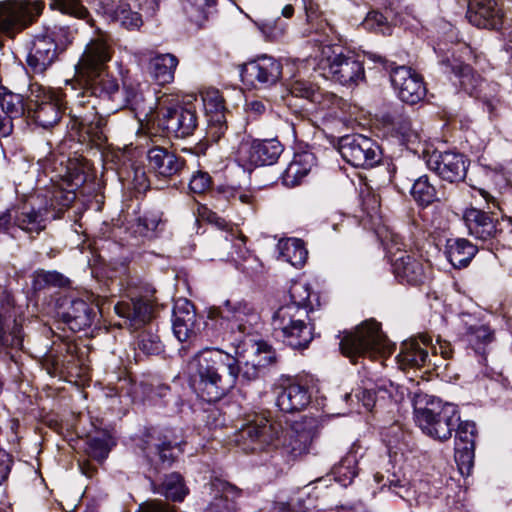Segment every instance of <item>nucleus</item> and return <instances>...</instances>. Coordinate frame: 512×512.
I'll list each match as a JSON object with an SVG mask.
<instances>
[{
	"instance_id": "28",
	"label": "nucleus",
	"mask_w": 512,
	"mask_h": 512,
	"mask_svg": "<svg viewBox=\"0 0 512 512\" xmlns=\"http://www.w3.org/2000/svg\"><path fill=\"white\" fill-rule=\"evenodd\" d=\"M431 342V337L422 335L419 340L410 339L401 345L398 354V362L403 369L420 368L429 360L428 351L425 348Z\"/></svg>"
},
{
	"instance_id": "50",
	"label": "nucleus",
	"mask_w": 512,
	"mask_h": 512,
	"mask_svg": "<svg viewBox=\"0 0 512 512\" xmlns=\"http://www.w3.org/2000/svg\"><path fill=\"white\" fill-rule=\"evenodd\" d=\"M110 450V438L106 435L93 437L87 441V455L99 463L103 462L107 458Z\"/></svg>"
},
{
	"instance_id": "49",
	"label": "nucleus",
	"mask_w": 512,
	"mask_h": 512,
	"mask_svg": "<svg viewBox=\"0 0 512 512\" xmlns=\"http://www.w3.org/2000/svg\"><path fill=\"white\" fill-rule=\"evenodd\" d=\"M0 106L10 118H20L25 111L22 96L7 91L5 88L0 90Z\"/></svg>"
},
{
	"instance_id": "44",
	"label": "nucleus",
	"mask_w": 512,
	"mask_h": 512,
	"mask_svg": "<svg viewBox=\"0 0 512 512\" xmlns=\"http://www.w3.org/2000/svg\"><path fill=\"white\" fill-rule=\"evenodd\" d=\"M307 21L314 26L315 32H323L328 38L329 34L335 33L334 27L329 23L327 18L323 17L319 4L314 0H303Z\"/></svg>"
},
{
	"instance_id": "16",
	"label": "nucleus",
	"mask_w": 512,
	"mask_h": 512,
	"mask_svg": "<svg viewBox=\"0 0 512 512\" xmlns=\"http://www.w3.org/2000/svg\"><path fill=\"white\" fill-rule=\"evenodd\" d=\"M391 265L395 277L402 283L420 285L428 278L430 265L407 251L393 253Z\"/></svg>"
},
{
	"instance_id": "3",
	"label": "nucleus",
	"mask_w": 512,
	"mask_h": 512,
	"mask_svg": "<svg viewBox=\"0 0 512 512\" xmlns=\"http://www.w3.org/2000/svg\"><path fill=\"white\" fill-rule=\"evenodd\" d=\"M414 418L425 435L439 442L451 438L460 420L457 406L428 395L416 397Z\"/></svg>"
},
{
	"instance_id": "8",
	"label": "nucleus",
	"mask_w": 512,
	"mask_h": 512,
	"mask_svg": "<svg viewBox=\"0 0 512 512\" xmlns=\"http://www.w3.org/2000/svg\"><path fill=\"white\" fill-rule=\"evenodd\" d=\"M371 59L379 62L389 71L392 86L403 102L413 105L425 97L426 88L423 80L421 76L410 67L404 65L395 66V63L380 55H373Z\"/></svg>"
},
{
	"instance_id": "51",
	"label": "nucleus",
	"mask_w": 512,
	"mask_h": 512,
	"mask_svg": "<svg viewBox=\"0 0 512 512\" xmlns=\"http://www.w3.org/2000/svg\"><path fill=\"white\" fill-rule=\"evenodd\" d=\"M475 447H468L459 444V446H455V461L457 463L458 469L462 475H469L474 465V454Z\"/></svg>"
},
{
	"instance_id": "25",
	"label": "nucleus",
	"mask_w": 512,
	"mask_h": 512,
	"mask_svg": "<svg viewBox=\"0 0 512 512\" xmlns=\"http://www.w3.org/2000/svg\"><path fill=\"white\" fill-rule=\"evenodd\" d=\"M172 329L180 342L188 340L196 333V312L190 301L186 299L176 301L173 308Z\"/></svg>"
},
{
	"instance_id": "42",
	"label": "nucleus",
	"mask_w": 512,
	"mask_h": 512,
	"mask_svg": "<svg viewBox=\"0 0 512 512\" xmlns=\"http://www.w3.org/2000/svg\"><path fill=\"white\" fill-rule=\"evenodd\" d=\"M313 327L309 323L294 327L277 338L293 349H305L313 339Z\"/></svg>"
},
{
	"instance_id": "53",
	"label": "nucleus",
	"mask_w": 512,
	"mask_h": 512,
	"mask_svg": "<svg viewBox=\"0 0 512 512\" xmlns=\"http://www.w3.org/2000/svg\"><path fill=\"white\" fill-rule=\"evenodd\" d=\"M455 446L460 443L464 446L475 447V439L477 436L476 425L474 422L464 421L456 425Z\"/></svg>"
},
{
	"instance_id": "57",
	"label": "nucleus",
	"mask_w": 512,
	"mask_h": 512,
	"mask_svg": "<svg viewBox=\"0 0 512 512\" xmlns=\"http://www.w3.org/2000/svg\"><path fill=\"white\" fill-rule=\"evenodd\" d=\"M363 25L365 28L380 32L382 34L390 33V26L388 25L387 18L380 12L372 11L368 13Z\"/></svg>"
},
{
	"instance_id": "15",
	"label": "nucleus",
	"mask_w": 512,
	"mask_h": 512,
	"mask_svg": "<svg viewBox=\"0 0 512 512\" xmlns=\"http://www.w3.org/2000/svg\"><path fill=\"white\" fill-rule=\"evenodd\" d=\"M32 21V5L29 0H5L0 2V34L14 38Z\"/></svg>"
},
{
	"instance_id": "37",
	"label": "nucleus",
	"mask_w": 512,
	"mask_h": 512,
	"mask_svg": "<svg viewBox=\"0 0 512 512\" xmlns=\"http://www.w3.org/2000/svg\"><path fill=\"white\" fill-rule=\"evenodd\" d=\"M393 390L394 386L391 382L376 384L373 388H364L356 394V397L367 411H372L377 405L382 406L390 401Z\"/></svg>"
},
{
	"instance_id": "43",
	"label": "nucleus",
	"mask_w": 512,
	"mask_h": 512,
	"mask_svg": "<svg viewBox=\"0 0 512 512\" xmlns=\"http://www.w3.org/2000/svg\"><path fill=\"white\" fill-rule=\"evenodd\" d=\"M105 12H113L114 19L127 30H139L143 25L141 15L132 11L128 4L120 5L116 9L112 5L106 4Z\"/></svg>"
},
{
	"instance_id": "58",
	"label": "nucleus",
	"mask_w": 512,
	"mask_h": 512,
	"mask_svg": "<svg viewBox=\"0 0 512 512\" xmlns=\"http://www.w3.org/2000/svg\"><path fill=\"white\" fill-rule=\"evenodd\" d=\"M63 277L57 272L39 270L34 273V290L44 285L62 286Z\"/></svg>"
},
{
	"instance_id": "60",
	"label": "nucleus",
	"mask_w": 512,
	"mask_h": 512,
	"mask_svg": "<svg viewBox=\"0 0 512 512\" xmlns=\"http://www.w3.org/2000/svg\"><path fill=\"white\" fill-rule=\"evenodd\" d=\"M458 75L460 86L469 94H472L479 85V78H475L472 69L468 65L459 66Z\"/></svg>"
},
{
	"instance_id": "18",
	"label": "nucleus",
	"mask_w": 512,
	"mask_h": 512,
	"mask_svg": "<svg viewBox=\"0 0 512 512\" xmlns=\"http://www.w3.org/2000/svg\"><path fill=\"white\" fill-rule=\"evenodd\" d=\"M461 341L470 346L476 353H484L485 347L494 341V331L468 313L459 315L457 326Z\"/></svg>"
},
{
	"instance_id": "38",
	"label": "nucleus",
	"mask_w": 512,
	"mask_h": 512,
	"mask_svg": "<svg viewBox=\"0 0 512 512\" xmlns=\"http://www.w3.org/2000/svg\"><path fill=\"white\" fill-rule=\"evenodd\" d=\"M256 353L257 354H265V356L261 359H258L257 362H245L243 366L239 365L240 372L239 375L247 381L255 380L259 377L261 368L265 365L272 364L275 361V354L271 350V347L265 342L256 343Z\"/></svg>"
},
{
	"instance_id": "6",
	"label": "nucleus",
	"mask_w": 512,
	"mask_h": 512,
	"mask_svg": "<svg viewBox=\"0 0 512 512\" xmlns=\"http://www.w3.org/2000/svg\"><path fill=\"white\" fill-rule=\"evenodd\" d=\"M283 433L282 425L272 419L270 412L261 410L247 415L235 441L247 453L258 452L273 445Z\"/></svg>"
},
{
	"instance_id": "31",
	"label": "nucleus",
	"mask_w": 512,
	"mask_h": 512,
	"mask_svg": "<svg viewBox=\"0 0 512 512\" xmlns=\"http://www.w3.org/2000/svg\"><path fill=\"white\" fill-rule=\"evenodd\" d=\"M308 309H299L295 305H282L272 317V326L276 337L284 332L307 324Z\"/></svg>"
},
{
	"instance_id": "22",
	"label": "nucleus",
	"mask_w": 512,
	"mask_h": 512,
	"mask_svg": "<svg viewBox=\"0 0 512 512\" xmlns=\"http://www.w3.org/2000/svg\"><path fill=\"white\" fill-rule=\"evenodd\" d=\"M466 18L472 25L486 29H499L503 23V15L494 0H469Z\"/></svg>"
},
{
	"instance_id": "40",
	"label": "nucleus",
	"mask_w": 512,
	"mask_h": 512,
	"mask_svg": "<svg viewBox=\"0 0 512 512\" xmlns=\"http://www.w3.org/2000/svg\"><path fill=\"white\" fill-rule=\"evenodd\" d=\"M394 131L402 144L413 153L420 152L421 135L412 127V122L409 118H399L394 124Z\"/></svg>"
},
{
	"instance_id": "62",
	"label": "nucleus",
	"mask_w": 512,
	"mask_h": 512,
	"mask_svg": "<svg viewBox=\"0 0 512 512\" xmlns=\"http://www.w3.org/2000/svg\"><path fill=\"white\" fill-rule=\"evenodd\" d=\"M40 365L49 375H54L60 368V359L50 352L40 360Z\"/></svg>"
},
{
	"instance_id": "27",
	"label": "nucleus",
	"mask_w": 512,
	"mask_h": 512,
	"mask_svg": "<svg viewBox=\"0 0 512 512\" xmlns=\"http://www.w3.org/2000/svg\"><path fill=\"white\" fill-rule=\"evenodd\" d=\"M141 449L151 463L170 466L174 460V447L166 436L148 433L142 440Z\"/></svg>"
},
{
	"instance_id": "14",
	"label": "nucleus",
	"mask_w": 512,
	"mask_h": 512,
	"mask_svg": "<svg viewBox=\"0 0 512 512\" xmlns=\"http://www.w3.org/2000/svg\"><path fill=\"white\" fill-rule=\"evenodd\" d=\"M427 167L442 180L457 183L465 179L469 160L455 151H434L426 160Z\"/></svg>"
},
{
	"instance_id": "46",
	"label": "nucleus",
	"mask_w": 512,
	"mask_h": 512,
	"mask_svg": "<svg viewBox=\"0 0 512 512\" xmlns=\"http://www.w3.org/2000/svg\"><path fill=\"white\" fill-rule=\"evenodd\" d=\"M158 492L167 499L182 501L187 494L182 476L178 473L167 475L159 487Z\"/></svg>"
},
{
	"instance_id": "12",
	"label": "nucleus",
	"mask_w": 512,
	"mask_h": 512,
	"mask_svg": "<svg viewBox=\"0 0 512 512\" xmlns=\"http://www.w3.org/2000/svg\"><path fill=\"white\" fill-rule=\"evenodd\" d=\"M284 148L277 139L245 140L238 147L239 161L250 167L273 165Z\"/></svg>"
},
{
	"instance_id": "33",
	"label": "nucleus",
	"mask_w": 512,
	"mask_h": 512,
	"mask_svg": "<svg viewBox=\"0 0 512 512\" xmlns=\"http://www.w3.org/2000/svg\"><path fill=\"white\" fill-rule=\"evenodd\" d=\"M314 165L315 157L312 153L302 152L295 154L293 160L282 174L283 183L291 187L298 185L308 175Z\"/></svg>"
},
{
	"instance_id": "32",
	"label": "nucleus",
	"mask_w": 512,
	"mask_h": 512,
	"mask_svg": "<svg viewBox=\"0 0 512 512\" xmlns=\"http://www.w3.org/2000/svg\"><path fill=\"white\" fill-rule=\"evenodd\" d=\"M282 448L285 454L292 459L299 458L309 451L312 443V432L303 428L302 424L295 423L284 433Z\"/></svg>"
},
{
	"instance_id": "4",
	"label": "nucleus",
	"mask_w": 512,
	"mask_h": 512,
	"mask_svg": "<svg viewBox=\"0 0 512 512\" xmlns=\"http://www.w3.org/2000/svg\"><path fill=\"white\" fill-rule=\"evenodd\" d=\"M209 318L219 329L217 337L230 340L236 333L250 335L257 326L260 316L249 302L245 300H226L223 305L212 309Z\"/></svg>"
},
{
	"instance_id": "41",
	"label": "nucleus",
	"mask_w": 512,
	"mask_h": 512,
	"mask_svg": "<svg viewBox=\"0 0 512 512\" xmlns=\"http://www.w3.org/2000/svg\"><path fill=\"white\" fill-rule=\"evenodd\" d=\"M411 196L419 205L424 207L439 200L437 190L435 186L431 184L427 175L419 176L414 180L411 188Z\"/></svg>"
},
{
	"instance_id": "55",
	"label": "nucleus",
	"mask_w": 512,
	"mask_h": 512,
	"mask_svg": "<svg viewBox=\"0 0 512 512\" xmlns=\"http://www.w3.org/2000/svg\"><path fill=\"white\" fill-rule=\"evenodd\" d=\"M138 348L147 355H156L162 351V343L157 334L143 331L139 335Z\"/></svg>"
},
{
	"instance_id": "10",
	"label": "nucleus",
	"mask_w": 512,
	"mask_h": 512,
	"mask_svg": "<svg viewBox=\"0 0 512 512\" xmlns=\"http://www.w3.org/2000/svg\"><path fill=\"white\" fill-rule=\"evenodd\" d=\"M158 126L169 136L186 138L198 126L196 110L192 106L160 107Z\"/></svg>"
},
{
	"instance_id": "63",
	"label": "nucleus",
	"mask_w": 512,
	"mask_h": 512,
	"mask_svg": "<svg viewBox=\"0 0 512 512\" xmlns=\"http://www.w3.org/2000/svg\"><path fill=\"white\" fill-rule=\"evenodd\" d=\"M12 460L9 454L0 449V485L8 478Z\"/></svg>"
},
{
	"instance_id": "52",
	"label": "nucleus",
	"mask_w": 512,
	"mask_h": 512,
	"mask_svg": "<svg viewBox=\"0 0 512 512\" xmlns=\"http://www.w3.org/2000/svg\"><path fill=\"white\" fill-rule=\"evenodd\" d=\"M226 240L231 242L232 248L234 249L231 252V256L237 260H245L250 255V251L246 246L247 238L244 234H242L239 230L231 229L226 236Z\"/></svg>"
},
{
	"instance_id": "5",
	"label": "nucleus",
	"mask_w": 512,
	"mask_h": 512,
	"mask_svg": "<svg viewBox=\"0 0 512 512\" xmlns=\"http://www.w3.org/2000/svg\"><path fill=\"white\" fill-rule=\"evenodd\" d=\"M339 346L342 354L354 364L365 355L375 357L391 352L389 341L375 320L364 321L354 331L345 333Z\"/></svg>"
},
{
	"instance_id": "20",
	"label": "nucleus",
	"mask_w": 512,
	"mask_h": 512,
	"mask_svg": "<svg viewBox=\"0 0 512 512\" xmlns=\"http://www.w3.org/2000/svg\"><path fill=\"white\" fill-rule=\"evenodd\" d=\"M207 117V135L213 142H218L227 131L224 98L218 90H208L202 95Z\"/></svg>"
},
{
	"instance_id": "21",
	"label": "nucleus",
	"mask_w": 512,
	"mask_h": 512,
	"mask_svg": "<svg viewBox=\"0 0 512 512\" xmlns=\"http://www.w3.org/2000/svg\"><path fill=\"white\" fill-rule=\"evenodd\" d=\"M34 97V123L46 129L55 125L61 117L58 97L36 83H34Z\"/></svg>"
},
{
	"instance_id": "11",
	"label": "nucleus",
	"mask_w": 512,
	"mask_h": 512,
	"mask_svg": "<svg viewBox=\"0 0 512 512\" xmlns=\"http://www.w3.org/2000/svg\"><path fill=\"white\" fill-rule=\"evenodd\" d=\"M342 158L354 167H372L378 163V146L361 134L345 135L338 141Z\"/></svg>"
},
{
	"instance_id": "35",
	"label": "nucleus",
	"mask_w": 512,
	"mask_h": 512,
	"mask_svg": "<svg viewBox=\"0 0 512 512\" xmlns=\"http://www.w3.org/2000/svg\"><path fill=\"white\" fill-rule=\"evenodd\" d=\"M178 63L177 57L173 54H157L150 59L148 69L158 84L165 85L174 80Z\"/></svg>"
},
{
	"instance_id": "59",
	"label": "nucleus",
	"mask_w": 512,
	"mask_h": 512,
	"mask_svg": "<svg viewBox=\"0 0 512 512\" xmlns=\"http://www.w3.org/2000/svg\"><path fill=\"white\" fill-rule=\"evenodd\" d=\"M212 179L207 172L197 171L189 182V189L192 193L203 194L211 187Z\"/></svg>"
},
{
	"instance_id": "56",
	"label": "nucleus",
	"mask_w": 512,
	"mask_h": 512,
	"mask_svg": "<svg viewBox=\"0 0 512 512\" xmlns=\"http://www.w3.org/2000/svg\"><path fill=\"white\" fill-rule=\"evenodd\" d=\"M4 315L0 312V350L8 347L20 348L22 346V336L20 334V328L15 324L13 331L7 334L4 330L3 324Z\"/></svg>"
},
{
	"instance_id": "30",
	"label": "nucleus",
	"mask_w": 512,
	"mask_h": 512,
	"mask_svg": "<svg viewBox=\"0 0 512 512\" xmlns=\"http://www.w3.org/2000/svg\"><path fill=\"white\" fill-rule=\"evenodd\" d=\"M57 46L54 31L47 28L44 34L34 35V73L44 72L56 58Z\"/></svg>"
},
{
	"instance_id": "61",
	"label": "nucleus",
	"mask_w": 512,
	"mask_h": 512,
	"mask_svg": "<svg viewBox=\"0 0 512 512\" xmlns=\"http://www.w3.org/2000/svg\"><path fill=\"white\" fill-rule=\"evenodd\" d=\"M139 512H178L167 503L149 501L139 506Z\"/></svg>"
},
{
	"instance_id": "9",
	"label": "nucleus",
	"mask_w": 512,
	"mask_h": 512,
	"mask_svg": "<svg viewBox=\"0 0 512 512\" xmlns=\"http://www.w3.org/2000/svg\"><path fill=\"white\" fill-rule=\"evenodd\" d=\"M463 221L468 234L477 240L497 239L504 231L505 225H512V218H505L493 210L484 211L475 207L467 208Z\"/></svg>"
},
{
	"instance_id": "39",
	"label": "nucleus",
	"mask_w": 512,
	"mask_h": 512,
	"mask_svg": "<svg viewBox=\"0 0 512 512\" xmlns=\"http://www.w3.org/2000/svg\"><path fill=\"white\" fill-rule=\"evenodd\" d=\"M280 256L296 268L302 267L307 259L308 252L304 243L300 239L290 238L285 242H280Z\"/></svg>"
},
{
	"instance_id": "34",
	"label": "nucleus",
	"mask_w": 512,
	"mask_h": 512,
	"mask_svg": "<svg viewBox=\"0 0 512 512\" xmlns=\"http://www.w3.org/2000/svg\"><path fill=\"white\" fill-rule=\"evenodd\" d=\"M477 251V247L465 238L447 240L446 256L454 268L467 267Z\"/></svg>"
},
{
	"instance_id": "17",
	"label": "nucleus",
	"mask_w": 512,
	"mask_h": 512,
	"mask_svg": "<svg viewBox=\"0 0 512 512\" xmlns=\"http://www.w3.org/2000/svg\"><path fill=\"white\" fill-rule=\"evenodd\" d=\"M147 161L149 171L165 182L181 175L186 165L183 157L161 146H153L147 151Z\"/></svg>"
},
{
	"instance_id": "36",
	"label": "nucleus",
	"mask_w": 512,
	"mask_h": 512,
	"mask_svg": "<svg viewBox=\"0 0 512 512\" xmlns=\"http://www.w3.org/2000/svg\"><path fill=\"white\" fill-rule=\"evenodd\" d=\"M50 185L48 186L45 181L39 177L37 185L43 183V188L37 187V198L44 199V208L59 206H69L75 199V194L72 192H65L62 188L55 184L53 177L49 179Z\"/></svg>"
},
{
	"instance_id": "13",
	"label": "nucleus",
	"mask_w": 512,
	"mask_h": 512,
	"mask_svg": "<svg viewBox=\"0 0 512 512\" xmlns=\"http://www.w3.org/2000/svg\"><path fill=\"white\" fill-rule=\"evenodd\" d=\"M242 81L255 87L267 88L275 85L282 76V64L267 55L245 63L240 72Z\"/></svg>"
},
{
	"instance_id": "24",
	"label": "nucleus",
	"mask_w": 512,
	"mask_h": 512,
	"mask_svg": "<svg viewBox=\"0 0 512 512\" xmlns=\"http://www.w3.org/2000/svg\"><path fill=\"white\" fill-rule=\"evenodd\" d=\"M276 406L284 413L304 410L311 401V393L306 385L289 383L275 389Z\"/></svg>"
},
{
	"instance_id": "2",
	"label": "nucleus",
	"mask_w": 512,
	"mask_h": 512,
	"mask_svg": "<svg viewBox=\"0 0 512 512\" xmlns=\"http://www.w3.org/2000/svg\"><path fill=\"white\" fill-rule=\"evenodd\" d=\"M112 54L113 48L104 33H99L87 43L76 65L82 90L86 93L109 99L119 94L117 79L105 71Z\"/></svg>"
},
{
	"instance_id": "29",
	"label": "nucleus",
	"mask_w": 512,
	"mask_h": 512,
	"mask_svg": "<svg viewBox=\"0 0 512 512\" xmlns=\"http://www.w3.org/2000/svg\"><path fill=\"white\" fill-rule=\"evenodd\" d=\"M95 317V307L83 299L71 300L62 314L63 321L72 331H81L90 327Z\"/></svg>"
},
{
	"instance_id": "64",
	"label": "nucleus",
	"mask_w": 512,
	"mask_h": 512,
	"mask_svg": "<svg viewBox=\"0 0 512 512\" xmlns=\"http://www.w3.org/2000/svg\"><path fill=\"white\" fill-rule=\"evenodd\" d=\"M139 223L144 227L146 231L154 232L157 230L161 220L156 215H146L139 218Z\"/></svg>"
},
{
	"instance_id": "19",
	"label": "nucleus",
	"mask_w": 512,
	"mask_h": 512,
	"mask_svg": "<svg viewBox=\"0 0 512 512\" xmlns=\"http://www.w3.org/2000/svg\"><path fill=\"white\" fill-rule=\"evenodd\" d=\"M117 95L112 98H104L82 90L78 95L73 108V117L81 126H90L95 133H102L106 120L99 114L98 105L101 101H114Z\"/></svg>"
},
{
	"instance_id": "23",
	"label": "nucleus",
	"mask_w": 512,
	"mask_h": 512,
	"mask_svg": "<svg viewBox=\"0 0 512 512\" xmlns=\"http://www.w3.org/2000/svg\"><path fill=\"white\" fill-rule=\"evenodd\" d=\"M114 310L124 320V324L139 329L151 321L154 306L148 299L138 298L118 302Z\"/></svg>"
},
{
	"instance_id": "26",
	"label": "nucleus",
	"mask_w": 512,
	"mask_h": 512,
	"mask_svg": "<svg viewBox=\"0 0 512 512\" xmlns=\"http://www.w3.org/2000/svg\"><path fill=\"white\" fill-rule=\"evenodd\" d=\"M209 490L213 499L205 512H236L235 498L240 494L237 487L215 478L209 483Z\"/></svg>"
},
{
	"instance_id": "48",
	"label": "nucleus",
	"mask_w": 512,
	"mask_h": 512,
	"mask_svg": "<svg viewBox=\"0 0 512 512\" xmlns=\"http://www.w3.org/2000/svg\"><path fill=\"white\" fill-rule=\"evenodd\" d=\"M183 10L188 19L201 25L207 19L206 9L216 5V0H183Z\"/></svg>"
},
{
	"instance_id": "1",
	"label": "nucleus",
	"mask_w": 512,
	"mask_h": 512,
	"mask_svg": "<svg viewBox=\"0 0 512 512\" xmlns=\"http://www.w3.org/2000/svg\"><path fill=\"white\" fill-rule=\"evenodd\" d=\"M190 386L207 402L223 398L235 385L240 368L238 359L219 348H204L188 363Z\"/></svg>"
},
{
	"instance_id": "54",
	"label": "nucleus",
	"mask_w": 512,
	"mask_h": 512,
	"mask_svg": "<svg viewBox=\"0 0 512 512\" xmlns=\"http://www.w3.org/2000/svg\"><path fill=\"white\" fill-rule=\"evenodd\" d=\"M290 302L285 305H295L299 309H308L310 287L304 283H294L289 289Z\"/></svg>"
},
{
	"instance_id": "45",
	"label": "nucleus",
	"mask_w": 512,
	"mask_h": 512,
	"mask_svg": "<svg viewBox=\"0 0 512 512\" xmlns=\"http://www.w3.org/2000/svg\"><path fill=\"white\" fill-rule=\"evenodd\" d=\"M49 6L51 10H59L64 14L85 20L90 26H94L89 11L79 0H50Z\"/></svg>"
},
{
	"instance_id": "7",
	"label": "nucleus",
	"mask_w": 512,
	"mask_h": 512,
	"mask_svg": "<svg viewBox=\"0 0 512 512\" xmlns=\"http://www.w3.org/2000/svg\"><path fill=\"white\" fill-rule=\"evenodd\" d=\"M322 55L324 65L330 77L344 86L358 85L365 80L362 61L350 51L339 45L326 44Z\"/></svg>"
},
{
	"instance_id": "47",
	"label": "nucleus",
	"mask_w": 512,
	"mask_h": 512,
	"mask_svg": "<svg viewBox=\"0 0 512 512\" xmlns=\"http://www.w3.org/2000/svg\"><path fill=\"white\" fill-rule=\"evenodd\" d=\"M357 473V460L353 454H349L342 458L341 461L332 469V474L334 475L335 480L342 486L351 484Z\"/></svg>"
}]
</instances>
